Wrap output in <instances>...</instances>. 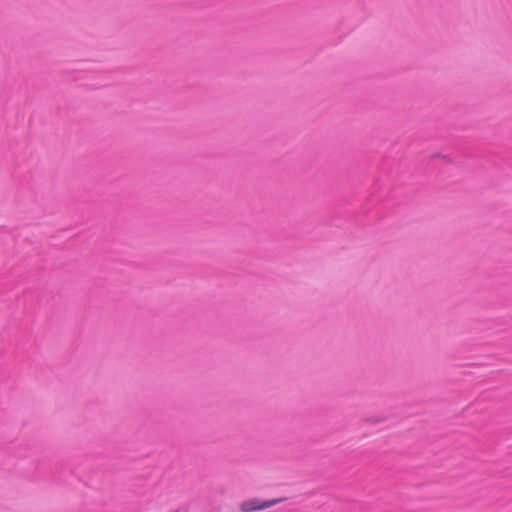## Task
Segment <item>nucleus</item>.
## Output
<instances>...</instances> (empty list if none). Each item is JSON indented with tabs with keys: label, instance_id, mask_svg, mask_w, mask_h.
Instances as JSON below:
<instances>
[{
	"label": "nucleus",
	"instance_id": "obj_1",
	"mask_svg": "<svg viewBox=\"0 0 512 512\" xmlns=\"http://www.w3.org/2000/svg\"><path fill=\"white\" fill-rule=\"evenodd\" d=\"M283 499L277 498V499H271V500H261L259 498H250L245 501H243L240 504V510L241 512H256L260 510H264L267 508H270L272 506H275L279 503H281Z\"/></svg>",
	"mask_w": 512,
	"mask_h": 512
}]
</instances>
